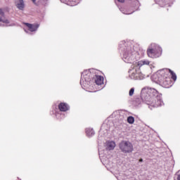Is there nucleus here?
<instances>
[{
  "label": "nucleus",
  "instance_id": "nucleus-1",
  "mask_svg": "<svg viewBox=\"0 0 180 180\" xmlns=\"http://www.w3.org/2000/svg\"><path fill=\"white\" fill-rule=\"evenodd\" d=\"M169 72L173 81H176V75L172 70H161L156 75L157 82L163 88H170L172 86V81L168 75Z\"/></svg>",
  "mask_w": 180,
  "mask_h": 180
},
{
  "label": "nucleus",
  "instance_id": "nucleus-2",
  "mask_svg": "<svg viewBox=\"0 0 180 180\" xmlns=\"http://www.w3.org/2000/svg\"><path fill=\"white\" fill-rule=\"evenodd\" d=\"M81 81H84L87 84H91V82H95L96 85H102L103 84V77L96 74H92L90 71L86 70L82 74Z\"/></svg>",
  "mask_w": 180,
  "mask_h": 180
},
{
  "label": "nucleus",
  "instance_id": "nucleus-3",
  "mask_svg": "<svg viewBox=\"0 0 180 180\" xmlns=\"http://www.w3.org/2000/svg\"><path fill=\"white\" fill-rule=\"evenodd\" d=\"M148 64H150L148 60H139L136 62L133 66V69L135 70L129 75L130 79L136 81L144 79V76L143 75V73L140 72V68H141L143 65H148Z\"/></svg>",
  "mask_w": 180,
  "mask_h": 180
},
{
  "label": "nucleus",
  "instance_id": "nucleus-4",
  "mask_svg": "<svg viewBox=\"0 0 180 180\" xmlns=\"http://www.w3.org/2000/svg\"><path fill=\"white\" fill-rule=\"evenodd\" d=\"M120 150L124 154H130V153H133V144L127 141H122L120 145Z\"/></svg>",
  "mask_w": 180,
  "mask_h": 180
},
{
  "label": "nucleus",
  "instance_id": "nucleus-5",
  "mask_svg": "<svg viewBox=\"0 0 180 180\" xmlns=\"http://www.w3.org/2000/svg\"><path fill=\"white\" fill-rule=\"evenodd\" d=\"M145 99L146 102H148V105H150V106H153V108L162 106V100L161 99V96L149 97Z\"/></svg>",
  "mask_w": 180,
  "mask_h": 180
},
{
  "label": "nucleus",
  "instance_id": "nucleus-6",
  "mask_svg": "<svg viewBox=\"0 0 180 180\" xmlns=\"http://www.w3.org/2000/svg\"><path fill=\"white\" fill-rule=\"evenodd\" d=\"M162 53V50L161 49H148L147 50V55L150 58H158L161 56Z\"/></svg>",
  "mask_w": 180,
  "mask_h": 180
},
{
  "label": "nucleus",
  "instance_id": "nucleus-7",
  "mask_svg": "<svg viewBox=\"0 0 180 180\" xmlns=\"http://www.w3.org/2000/svg\"><path fill=\"white\" fill-rule=\"evenodd\" d=\"M147 93L149 95V98H155V96H160V93L155 89L147 87Z\"/></svg>",
  "mask_w": 180,
  "mask_h": 180
},
{
  "label": "nucleus",
  "instance_id": "nucleus-8",
  "mask_svg": "<svg viewBox=\"0 0 180 180\" xmlns=\"http://www.w3.org/2000/svg\"><path fill=\"white\" fill-rule=\"evenodd\" d=\"M130 56H133V51H131V47H128L125 50H124L123 57L124 58H129Z\"/></svg>",
  "mask_w": 180,
  "mask_h": 180
},
{
  "label": "nucleus",
  "instance_id": "nucleus-9",
  "mask_svg": "<svg viewBox=\"0 0 180 180\" xmlns=\"http://www.w3.org/2000/svg\"><path fill=\"white\" fill-rule=\"evenodd\" d=\"M58 109L60 110V112H67V110L70 109V106L65 103H60L58 105Z\"/></svg>",
  "mask_w": 180,
  "mask_h": 180
},
{
  "label": "nucleus",
  "instance_id": "nucleus-10",
  "mask_svg": "<svg viewBox=\"0 0 180 180\" xmlns=\"http://www.w3.org/2000/svg\"><path fill=\"white\" fill-rule=\"evenodd\" d=\"M26 26L28 27L30 32H36L39 29V25H33L30 23H25Z\"/></svg>",
  "mask_w": 180,
  "mask_h": 180
},
{
  "label": "nucleus",
  "instance_id": "nucleus-11",
  "mask_svg": "<svg viewBox=\"0 0 180 180\" xmlns=\"http://www.w3.org/2000/svg\"><path fill=\"white\" fill-rule=\"evenodd\" d=\"M116 147V143L115 141H107L106 149L110 151V150H115Z\"/></svg>",
  "mask_w": 180,
  "mask_h": 180
},
{
  "label": "nucleus",
  "instance_id": "nucleus-12",
  "mask_svg": "<svg viewBox=\"0 0 180 180\" xmlns=\"http://www.w3.org/2000/svg\"><path fill=\"white\" fill-rule=\"evenodd\" d=\"M15 5L17 8L20 11H23V9H25V2L23 0H17Z\"/></svg>",
  "mask_w": 180,
  "mask_h": 180
},
{
  "label": "nucleus",
  "instance_id": "nucleus-13",
  "mask_svg": "<svg viewBox=\"0 0 180 180\" xmlns=\"http://www.w3.org/2000/svg\"><path fill=\"white\" fill-rule=\"evenodd\" d=\"M86 134L89 137H91V136H94V134H95V131H94V129H87L86 130Z\"/></svg>",
  "mask_w": 180,
  "mask_h": 180
},
{
  "label": "nucleus",
  "instance_id": "nucleus-14",
  "mask_svg": "<svg viewBox=\"0 0 180 180\" xmlns=\"http://www.w3.org/2000/svg\"><path fill=\"white\" fill-rule=\"evenodd\" d=\"M127 122L129 123V124H133L134 123V117L129 116L127 117Z\"/></svg>",
  "mask_w": 180,
  "mask_h": 180
},
{
  "label": "nucleus",
  "instance_id": "nucleus-15",
  "mask_svg": "<svg viewBox=\"0 0 180 180\" xmlns=\"http://www.w3.org/2000/svg\"><path fill=\"white\" fill-rule=\"evenodd\" d=\"M0 22H2L3 23H6V25L9 24V20L8 19H2V17L0 16Z\"/></svg>",
  "mask_w": 180,
  "mask_h": 180
},
{
  "label": "nucleus",
  "instance_id": "nucleus-16",
  "mask_svg": "<svg viewBox=\"0 0 180 180\" xmlns=\"http://www.w3.org/2000/svg\"><path fill=\"white\" fill-rule=\"evenodd\" d=\"M129 96H133L134 95V87H132L129 92Z\"/></svg>",
  "mask_w": 180,
  "mask_h": 180
},
{
  "label": "nucleus",
  "instance_id": "nucleus-17",
  "mask_svg": "<svg viewBox=\"0 0 180 180\" xmlns=\"http://www.w3.org/2000/svg\"><path fill=\"white\" fill-rule=\"evenodd\" d=\"M0 16L2 18L5 17V13L4 12V9L0 8Z\"/></svg>",
  "mask_w": 180,
  "mask_h": 180
},
{
  "label": "nucleus",
  "instance_id": "nucleus-18",
  "mask_svg": "<svg viewBox=\"0 0 180 180\" xmlns=\"http://www.w3.org/2000/svg\"><path fill=\"white\" fill-rule=\"evenodd\" d=\"M174 180H180V172H178L176 174V179H174Z\"/></svg>",
  "mask_w": 180,
  "mask_h": 180
},
{
  "label": "nucleus",
  "instance_id": "nucleus-19",
  "mask_svg": "<svg viewBox=\"0 0 180 180\" xmlns=\"http://www.w3.org/2000/svg\"><path fill=\"white\" fill-rule=\"evenodd\" d=\"M118 2H121L122 4H123V2H124V0H117Z\"/></svg>",
  "mask_w": 180,
  "mask_h": 180
},
{
  "label": "nucleus",
  "instance_id": "nucleus-20",
  "mask_svg": "<svg viewBox=\"0 0 180 180\" xmlns=\"http://www.w3.org/2000/svg\"><path fill=\"white\" fill-rule=\"evenodd\" d=\"M169 0H166L165 1L166 5H168V4H169Z\"/></svg>",
  "mask_w": 180,
  "mask_h": 180
},
{
  "label": "nucleus",
  "instance_id": "nucleus-21",
  "mask_svg": "<svg viewBox=\"0 0 180 180\" xmlns=\"http://www.w3.org/2000/svg\"><path fill=\"white\" fill-rule=\"evenodd\" d=\"M33 4H36V0H32Z\"/></svg>",
  "mask_w": 180,
  "mask_h": 180
},
{
  "label": "nucleus",
  "instance_id": "nucleus-22",
  "mask_svg": "<svg viewBox=\"0 0 180 180\" xmlns=\"http://www.w3.org/2000/svg\"><path fill=\"white\" fill-rule=\"evenodd\" d=\"M139 162H143V159H140Z\"/></svg>",
  "mask_w": 180,
  "mask_h": 180
}]
</instances>
